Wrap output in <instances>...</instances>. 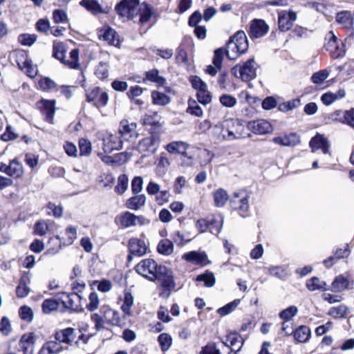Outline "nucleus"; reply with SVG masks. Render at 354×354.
<instances>
[{"mask_svg":"<svg viewBox=\"0 0 354 354\" xmlns=\"http://www.w3.org/2000/svg\"><path fill=\"white\" fill-rule=\"evenodd\" d=\"M74 333H55L51 339L39 351V354H55L66 348L71 344Z\"/></svg>","mask_w":354,"mask_h":354,"instance_id":"f257e3e1","label":"nucleus"},{"mask_svg":"<svg viewBox=\"0 0 354 354\" xmlns=\"http://www.w3.org/2000/svg\"><path fill=\"white\" fill-rule=\"evenodd\" d=\"M248 48L246 35L243 31H238L227 44L226 55L232 60L245 53Z\"/></svg>","mask_w":354,"mask_h":354,"instance_id":"f03ea898","label":"nucleus"},{"mask_svg":"<svg viewBox=\"0 0 354 354\" xmlns=\"http://www.w3.org/2000/svg\"><path fill=\"white\" fill-rule=\"evenodd\" d=\"M257 64L254 59H250L243 65H236L232 70V74L244 82L254 79L257 76Z\"/></svg>","mask_w":354,"mask_h":354,"instance_id":"7ed1b4c3","label":"nucleus"},{"mask_svg":"<svg viewBox=\"0 0 354 354\" xmlns=\"http://www.w3.org/2000/svg\"><path fill=\"white\" fill-rule=\"evenodd\" d=\"M160 266L153 259H145L136 266L135 270L140 275L153 281L157 278Z\"/></svg>","mask_w":354,"mask_h":354,"instance_id":"20e7f679","label":"nucleus"},{"mask_svg":"<svg viewBox=\"0 0 354 354\" xmlns=\"http://www.w3.org/2000/svg\"><path fill=\"white\" fill-rule=\"evenodd\" d=\"M250 192L245 189H239L233 193L230 205L233 209L239 211L241 214L246 213L250 209Z\"/></svg>","mask_w":354,"mask_h":354,"instance_id":"39448f33","label":"nucleus"},{"mask_svg":"<svg viewBox=\"0 0 354 354\" xmlns=\"http://www.w3.org/2000/svg\"><path fill=\"white\" fill-rule=\"evenodd\" d=\"M141 10L138 0H124L115 7V10L122 17L132 19Z\"/></svg>","mask_w":354,"mask_h":354,"instance_id":"423d86ee","label":"nucleus"},{"mask_svg":"<svg viewBox=\"0 0 354 354\" xmlns=\"http://www.w3.org/2000/svg\"><path fill=\"white\" fill-rule=\"evenodd\" d=\"M331 122H338L354 130V108L349 110H336L328 115Z\"/></svg>","mask_w":354,"mask_h":354,"instance_id":"0eeeda50","label":"nucleus"},{"mask_svg":"<svg viewBox=\"0 0 354 354\" xmlns=\"http://www.w3.org/2000/svg\"><path fill=\"white\" fill-rule=\"evenodd\" d=\"M159 140L155 136H149L141 140L138 145L137 149L144 157L153 154L158 149Z\"/></svg>","mask_w":354,"mask_h":354,"instance_id":"6e6552de","label":"nucleus"},{"mask_svg":"<svg viewBox=\"0 0 354 354\" xmlns=\"http://www.w3.org/2000/svg\"><path fill=\"white\" fill-rule=\"evenodd\" d=\"M329 34L330 35V37L325 45L326 50L334 59L342 57L344 56L346 52L344 43L339 42L337 37L332 31H330Z\"/></svg>","mask_w":354,"mask_h":354,"instance_id":"1a4fd4ad","label":"nucleus"},{"mask_svg":"<svg viewBox=\"0 0 354 354\" xmlns=\"http://www.w3.org/2000/svg\"><path fill=\"white\" fill-rule=\"evenodd\" d=\"M297 18V15L292 10H281L278 13V25L281 31L289 30Z\"/></svg>","mask_w":354,"mask_h":354,"instance_id":"9d476101","label":"nucleus"},{"mask_svg":"<svg viewBox=\"0 0 354 354\" xmlns=\"http://www.w3.org/2000/svg\"><path fill=\"white\" fill-rule=\"evenodd\" d=\"M118 218L120 225L125 228L136 225H142L147 223L144 216H136L129 212L121 214Z\"/></svg>","mask_w":354,"mask_h":354,"instance_id":"9b49d317","label":"nucleus"},{"mask_svg":"<svg viewBox=\"0 0 354 354\" xmlns=\"http://www.w3.org/2000/svg\"><path fill=\"white\" fill-rule=\"evenodd\" d=\"M97 34L100 39L106 41L110 45L119 46L120 37L118 32L110 26H103L98 30Z\"/></svg>","mask_w":354,"mask_h":354,"instance_id":"f8f14e48","label":"nucleus"},{"mask_svg":"<svg viewBox=\"0 0 354 354\" xmlns=\"http://www.w3.org/2000/svg\"><path fill=\"white\" fill-rule=\"evenodd\" d=\"M136 128L137 124L136 123H130L128 120H123L120 123L119 133L124 140H133L138 136Z\"/></svg>","mask_w":354,"mask_h":354,"instance_id":"ddd939ff","label":"nucleus"},{"mask_svg":"<svg viewBox=\"0 0 354 354\" xmlns=\"http://www.w3.org/2000/svg\"><path fill=\"white\" fill-rule=\"evenodd\" d=\"M0 171L11 177L19 178L22 174V164L18 158L10 160L9 165L0 162Z\"/></svg>","mask_w":354,"mask_h":354,"instance_id":"4468645a","label":"nucleus"},{"mask_svg":"<svg viewBox=\"0 0 354 354\" xmlns=\"http://www.w3.org/2000/svg\"><path fill=\"white\" fill-rule=\"evenodd\" d=\"M227 128L230 131L231 141L244 138L245 124L240 119H228Z\"/></svg>","mask_w":354,"mask_h":354,"instance_id":"2eb2a0df","label":"nucleus"},{"mask_svg":"<svg viewBox=\"0 0 354 354\" xmlns=\"http://www.w3.org/2000/svg\"><path fill=\"white\" fill-rule=\"evenodd\" d=\"M82 296L77 292L62 293L60 297L64 307L73 310H78L82 308Z\"/></svg>","mask_w":354,"mask_h":354,"instance_id":"dca6fc26","label":"nucleus"},{"mask_svg":"<svg viewBox=\"0 0 354 354\" xmlns=\"http://www.w3.org/2000/svg\"><path fill=\"white\" fill-rule=\"evenodd\" d=\"M122 144V140L115 135L106 133L102 138V149L106 153L121 149Z\"/></svg>","mask_w":354,"mask_h":354,"instance_id":"f3484780","label":"nucleus"},{"mask_svg":"<svg viewBox=\"0 0 354 354\" xmlns=\"http://www.w3.org/2000/svg\"><path fill=\"white\" fill-rule=\"evenodd\" d=\"M269 30L268 25L262 19H254L251 21L249 35L251 38H259Z\"/></svg>","mask_w":354,"mask_h":354,"instance_id":"a211bd4d","label":"nucleus"},{"mask_svg":"<svg viewBox=\"0 0 354 354\" xmlns=\"http://www.w3.org/2000/svg\"><path fill=\"white\" fill-rule=\"evenodd\" d=\"M272 142L282 147H295L300 143V137L296 133H290L273 138Z\"/></svg>","mask_w":354,"mask_h":354,"instance_id":"6ab92c4d","label":"nucleus"},{"mask_svg":"<svg viewBox=\"0 0 354 354\" xmlns=\"http://www.w3.org/2000/svg\"><path fill=\"white\" fill-rule=\"evenodd\" d=\"M55 100H41L37 104L39 109L46 117V120L49 123L53 122V117L55 112Z\"/></svg>","mask_w":354,"mask_h":354,"instance_id":"aec40b11","label":"nucleus"},{"mask_svg":"<svg viewBox=\"0 0 354 354\" xmlns=\"http://www.w3.org/2000/svg\"><path fill=\"white\" fill-rule=\"evenodd\" d=\"M156 280L161 281L160 285L167 288H176L173 272L165 266H160Z\"/></svg>","mask_w":354,"mask_h":354,"instance_id":"412c9836","label":"nucleus"},{"mask_svg":"<svg viewBox=\"0 0 354 354\" xmlns=\"http://www.w3.org/2000/svg\"><path fill=\"white\" fill-rule=\"evenodd\" d=\"M248 128L256 134L263 135L272 131L271 124L266 120H257L248 123Z\"/></svg>","mask_w":354,"mask_h":354,"instance_id":"4be33fe9","label":"nucleus"},{"mask_svg":"<svg viewBox=\"0 0 354 354\" xmlns=\"http://www.w3.org/2000/svg\"><path fill=\"white\" fill-rule=\"evenodd\" d=\"M227 126V122L225 120L213 127L212 134L218 141H231L230 131Z\"/></svg>","mask_w":354,"mask_h":354,"instance_id":"5701e85b","label":"nucleus"},{"mask_svg":"<svg viewBox=\"0 0 354 354\" xmlns=\"http://www.w3.org/2000/svg\"><path fill=\"white\" fill-rule=\"evenodd\" d=\"M183 259L196 264V265H201V266H205L209 263V261H208L207 256L205 252H200L197 251H191L187 253H185L183 257Z\"/></svg>","mask_w":354,"mask_h":354,"instance_id":"b1692460","label":"nucleus"},{"mask_svg":"<svg viewBox=\"0 0 354 354\" xmlns=\"http://www.w3.org/2000/svg\"><path fill=\"white\" fill-rule=\"evenodd\" d=\"M310 147L313 152L316 150L322 149L324 154H329V144L327 139L322 135L317 134L310 141Z\"/></svg>","mask_w":354,"mask_h":354,"instance_id":"393cba45","label":"nucleus"},{"mask_svg":"<svg viewBox=\"0 0 354 354\" xmlns=\"http://www.w3.org/2000/svg\"><path fill=\"white\" fill-rule=\"evenodd\" d=\"M147 246L143 240L132 238L129 242V250L131 254L141 257L147 253Z\"/></svg>","mask_w":354,"mask_h":354,"instance_id":"a878e982","label":"nucleus"},{"mask_svg":"<svg viewBox=\"0 0 354 354\" xmlns=\"http://www.w3.org/2000/svg\"><path fill=\"white\" fill-rule=\"evenodd\" d=\"M346 91L344 89H339L336 93L327 92L321 97L322 103L326 106L332 104L335 101L344 97Z\"/></svg>","mask_w":354,"mask_h":354,"instance_id":"bb28decb","label":"nucleus"},{"mask_svg":"<svg viewBox=\"0 0 354 354\" xmlns=\"http://www.w3.org/2000/svg\"><path fill=\"white\" fill-rule=\"evenodd\" d=\"M337 22L344 28L353 30V19L352 15L348 11H342L336 16Z\"/></svg>","mask_w":354,"mask_h":354,"instance_id":"cd10ccee","label":"nucleus"},{"mask_svg":"<svg viewBox=\"0 0 354 354\" xmlns=\"http://www.w3.org/2000/svg\"><path fill=\"white\" fill-rule=\"evenodd\" d=\"M146 196L144 194H136L129 198L126 202V207L132 210H138L145 205Z\"/></svg>","mask_w":354,"mask_h":354,"instance_id":"c85d7f7f","label":"nucleus"},{"mask_svg":"<svg viewBox=\"0 0 354 354\" xmlns=\"http://www.w3.org/2000/svg\"><path fill=\"white\" fill-rule=\"evenodd\" d=\"M133 303L134 298L131 293L129 292H124L121 309L126 315L131 316L132 315L131 308Z\"/></svg>","mask_w":354,"mask_h":354,"instance_id":"c756f323","label":"nucleus"},{"mask_svg":"<svg viewBox=\"0 0 354 354\" xmlns=\"http://www.w3.org/2000/svg\"><path fill=\"white\" fill-rule=\"evenodd\" d=\"M188 148V145L182 141L172 142L168 144L166 149L171 153H185Z\"/></svg>","mask_w":354,"mask_h":354,"instance_id":"7c9ffc66","label":"nucleus"},{"mask_svg":"<svg viewBox=\"0 0 354 354\" xmlns=\"http://www.w3.org/2000/svg\"><path fill=\"white\" fill-rule=\"evenodd\" d=\"M226 345L231 347L232 350H240L243 346V341L239 333H228Z\"/></svg>","mask_w":354,"mask_h":354,"instance_id":"2f4dec72","label":"nucleus"},{"mask_svg":"<svg viewBox=\"0 0 354 354\" xmlns=\"http://www.w3.org/2000/svg\"><path fill=\"white\" fill-rule=\"evenodd\" d=\"M53 222L50 221H39L35 225V233L39 236H44L50 230Z\"/></svg>","mask_w":354,"mask_h":354,"instance_id":"473e14b6","label":"nucleus"},{"mask_svg":"<svg viewBox=\"0 0 354 354\" xmlns=\"http://www.w3.org/2000/svg\"><path fill=\"white\" fill-rule=\"evenodd\" d=\"M348 284L349 281L346 277L339 275L332 283V289L335 292H342L348 286Z\"/></svg>","mask_w":354,"mask_h":354,"instance_id":"72a5a7b5","label":"nucleus"},{"mask_svg":"<svg viewBox=\"0 0 354 354\" xmlns=\"http://www.w3.org/2000/svg\"><path fill=\"white\" fill-rule=\"evenodd\" d=\"M209 220H214V222L209 223V230L212 234H218L222 228L223 217L221 215H213L209 216Z\"/></svg>","mask_w":354,"mask_h":354,"instance_id":"f704fd0d","label":"nucleus"},{"mask_svg":"<svg viewBox=\"0 0 354 354\" xmlns=\"http://www.w3.org/2000/svg\"><path fill=\"white\" fill-rule=\"evenodd\" d=\"M101 310H103L104 317L109 323L115 326L119 324L120 318L117 312L106 307H102Z\"/></svg>","mask_w":354,"mask_h":354,"instance_id":"c9c22d12","label":"nucleus"},{"mask_svg":"<svg viewBox=\"0 0 354 354\" xmlns=\"http://www.w3.org/2000/svg\"><path fill=\"white\" fill-rule=\"evenodd\" d=\"M158 252L164 255H169L174 251V245L169 239L161 240L157 247Z\"/></svg>","mask_w":354,"mask_h":354,"instance_id":"e433bc0d","label":"nucleus"},{"mask_svg":"<svg viewBox=\"0 0 354 354\" xmlns=\"http://www.w3.org/2000/svg\"><path fill=\"white\" fill-rule=\"evenodd\" d=\"M152 101L154 104L159 106H165L169 103L170 97L166 94L153 91L151 93Z\"/></svg>","mask_w":354,"mask_h":354,"instance_id":"4c0bfd02","label":"nucleus"},{"mask_svg":"<svg viewBox=\"0 0 354 354\" xmlns=\"http://www.w3.org/2000/svg\"><path fill=\"white\" fill-rule=\"evenodd\" d=\"M228 194L223 189H218L214 193V203L216 207H223L228 201Z\"/></svg>","mask_w":354,"mask_h":354,"instance_id":"58836bf2","label":"nucleus"},{"mask_svg":"<svg viewBox=\"0 0 354 354\" xmlns=\"http://www.w3.org/2000/svg\"><path fill=\"white\" fill-rule=\"evenodd\" d=\"M170 165L169 159L161 155L156 162V172L158 175H164L167 171Z\"/></svg>","mask_w":354,"mask_h":354,"instance_id":"ea45409f","label":"nucleus"},{"mask_svg":"<svg viewBox=\"0 0 354 354\" xmlns=\"http://www.w3.org/2000/svg\"><path fill=\"white\" fill-rule=\"evenodd\" d=\"M146 79L150 82H153L159 86H162L165 83V79L159 75L157 69H152L146 73Z\"/></svg>","mask_w":354,"mask_h":354,"instance_id":"a19ab883","label":"nucleus"},{"mask_svg":"<svg viewBox=\"0 0 354 354\" xmlns=\"http://www.w3.org/2000/svg\"><path fill=\"white\" fill-rule=\"evenodd\" d=\"M80 4L94 14L102 12V8L97 1L94 0H82Z\"/></svg>","mask_w":354,"mask_h":354,"instance_id":"79ce46f5","label":"nucleus"},{"mask_svg":"<svg viewBox=\"0 0 354 354\" xmlns=\"http://www.w3.org/2000/svg\"><path fill=\"white\" fill-rule=\"evenodd\" d=\"M129 187V178L126 174H121L118 178V185L115 187V191L119 194H123Z\"/></svg>","mask_w":354,"mask_h":354,"instance_id":"37998d69","label":"nucleus"},{"mask_svg":"<svg viewBox=\"0 0 354 354\" xmlns=\"http://www.w3.org/2000/svg\"><path fill=\"white\" fill-rule=\"evenodd\" d=\"M298 308L295 306H290L279 313V317L283 321L290 322L292 317L296 316Z\"/></svg>","mask_w":354,"mask_h":354,"instance_id":"c03bdc74","label":"nucleus"},{"mask_svg":"<svg viewBox=\"0 0 354 354\" xmlns=\"http://www.w3.org/2000/svg\"><path fill=\"white\" fill-rule=\"evenodd\" d=\"M330 71L327 69L320 70L313 73L310 80L315 84H321L328 77Z\"/></svg>","mask_w":354,"mask_h":354,"instance_id":"a18cd8bd","label":"nucleus"},{"mask_svg":"<svg viewBox=\"0 0 354 354\" xmlns=\"http://www.w3.org/2000/svg\"><path fill=\"white\" fill-rule=\"evenodd\" d=\"M187 113L194 115L196 117H202L203 115V111L198 103L194 100H190L188 102V107L187 109Z\"/></svg>","mask_w":354,"mask_h":354,"instance_id":"49530a36","label":"nucleus"},{"mask_svg":"<svg viewBox=\"0 0 354 354\" xmlns=\"http://www.w3.org/2000/svg\"><path fill=\"white\" fill-rule=\"evenodd\" d=\"M69 58L72 59V62L65 60L64 64L68 68L73 69H77L80 67L79 61V50L77 49H73L69 53Z\"/></svg>","mask_w":354,"mask_h":354,"instance_id":"de8ad7c7","label":"nucleus"},{"mask_svg":"<svg viewBox=\"0 0 354 354\" xmlns=\"http://www.w3.org/2000/svg\"><path fill=\"white\" fill-rule=\"evenodd\" d=\"M326 283L324 281H321L319 278L315 277L306 281V286L310 291L324 289Z\"/></svg>","mask_w":354,"mask_h":354,"instance_id":"09e8293b","label":"nucleus"},{"mask_svg":"<svg viewBox=\"0 0 354 354\" xmlns=\"http://www.w3.org/2000/svg\"><path fill=\"white\" fill-rule=\"evenodd\" d=\"M77 239V230L75 227L69 226L66 230L65 236L63 237V243L66 245H71Z\"/></svg>","mask_w":354,"mask_h":354,"instance_id":"8fccbe9b","label":"nucleus"},{"mask_svg":"<svg viewBox=\"0 0 354 354\" xmlns=\"http://www.w3.org/2000/svg\"><path fill=\"white\" fill-rule=\"evenodd\" d=\"M240 303L239 299H235L233 301L226 304L223 307H221L217 310L218 314L221 316H225L232 313Z\"/></svg>","mask_w":354,"mask_h":354,"instance_id":"3c124183","label":"nucleus"},{"mask_svg":"<svg viewBox=\"0 0 354 354\" xmlns=\"http://www.w3.org/2000/svg\"><path fill=\"white\" fill-rule=\"evenodd\" d=\"M65 49L62 43H54L53 55L56 59L60 60L63 64L65 62Z\"/></svg>","mask_w":354,"mask_h":354,"instance_id":"603ef678","label":"nucleus"},{"mask_svg":"<svg viewBox=\"0 0 354 354\" xmlns=\"http://www.w3.org/2000/svg\"><path fill=\"white\" fill-rule=\"evenodd\" d=\"M196 281L204 282L205 286L207 287H212L214 285L216 279L213 273L207 272L198 275L196 277Z\"/></svg>","mask_w":354,"mask_h":354,"instance_id":"864d4df0","label":"nucleus"},{"mask_svg":"<svg viewBox=\"0 0 354 354\" xmlns=\"http://www.w3.org/2000/svg\"><path fill=\"white\" fill-rule=\"evenodd\" d=\"M171 239L178 246L184 245L192 240L191 238L187 237L185 234L180 231L175 232L171 235Z\"/></svg>","mask_w":354,"mask_h":354,"instance_id":"5fc2aeb1","label":"nucleus"},{"mask_svg":"<svg viewBox=\"0 0 354 354\" xmlns=\"http://www.w3.org/2000/svg\"><path fill=\"white\" fill-rule=\"evenodd\" d=\"M158 342L163 351H167L172 344V338L169 333H161Z\"/></svg>","mask_w":354,"mask_h":354,"instance_id":"6e6d98bb","label":"nucleus"},{"mask_svg":"<svg viewBox=\"0 0 354 354\" xmlns=\"http://www.w3.org/2000/svg\"><path fill=\"white\" fill-rule=\"evenodd\" d=\"M58 302L53 299H48L44 301L42 309L44 313L48 314L58 308Z\"/></svg>","mask_w":354,"mask_h":354,"instance_id":"4d7b16f0","label":"nucleus"},{"mask_svg":"<svg viewBox=\"0 0 354 354\" xmlns=\"http://www.w3.org/2000/svg\"><path fill=\"white\" fill-rule=\"evenodd\" d=\"M225 55H226V50L222 48L214 51L213 64L216 66L217 68H222L223 59Z\"/></svg>","mask_w":354,"mask_h":354,"instance_id":"13d9d810","label":"nucleus"},{"mask_svg":"<svg viewBox=\"0 0 354 354\" xmlns=\"http://www.w3.org/2000/svg\"><path fill=\"white\" fill-rule=\"evenodd\" d=\"M80 153L81 156H88L91 153V143L86 139L82 138L79 141Z\"/></svg>","mask_w":354,"mask_h":354,"instance_id":"bf43d9fd","label":"nucleus"},{"mask_svg":"<svg viewBox=\"0 0 354 354\" xmlns=\"http://www.w3.org/2000/svg\"><path fill=\"white\" fill-rule=\"evenodd\" d=\"M142 91H143L142 88H141L139 86H135L131 87L129 92L127 93V95L131 100H134L135 103H136L138 104H142L143 102L141 100H136L135 98L136 97L141 95L142 93Z\"/></svg>","mask_w":354,"mask_h":354,"instance_id":"052dcab7","label":"nucleus"},{"mask_svg":"<svg viewBox=\"0 0 354 354\" xmlns=\"http://www.w3.org/2000/svg\"><path fill=\"white\" fill-rule=\"evenodd\" d=\"M100 300L97 294L95 292H92L89 295L88 303L86 305V308L89 311H94L98 308Z\"/></svg>","mask_w":354,"mask_h":354,"instance_id":"680f3d73","label":"nucleus"},{"mask_svg":"<svg viewBox=\"0 0 354 354\" xmlns=\"http://www.w3.org/2000/svg\"><path fill=\"white\" fill-rule=\"evenodd\" d=\"M219 101L223 106L227 108L234 107L237 102L236 99L234 96L229 94L222 95L219 98Z\"/></svg>","mask_w":354,"mask_h":354,"instance_id":"e2e57ef3","label":"nucleus"},{"mask_svg":"<svg viewBox=\"0 0 354 354\" xmlns=\"http://www.w3.org/2000/svg\"><path fill=\"white\" fill-rule=\"evenodd\" d=\"M197 99L200 103L204 105L211 102L212 95L211 93L207 91V88L198 91Z\"/></svg>","mask_w":354,"mask_h":354,"instance_id":"0e129e2a","label":"nucleus"},{"mask_svg":"<svg viewBox=\"0 0 354 354\" xmlns=\"http://www.w3.org/2000/svg\"><path fill=\"white\" fill-rule=\"evenodd\" d=\"M140 11H141L140 22L142 24L148 22L153 13L151 6L147 4L144 5L143 8H141Z\"/></svg>","mask_w":354,"mask_h":354,"instance_id":"69168bd1","label":"nucleus"},{"mask_svg":"<svg viewBox=\"0 0 354 354\" xmlns=\"http://www.w3.org/2000/svg\"><path fill=\"white\" fill-rule=\"evenodd\" d=\"M109 66L107 63L100 62L95 71V74L101 80L106 79L109 76Z\"/></svg>","mask_w":354,"mask_h":354,"instance_id":"338daca9","label":"nucleus"},{"mask_svg":"<svg viewBox=\"0 0 354 354\" xmlns=\"http://www.w3.org/2000/svg\"><path fill=\"white\" fill-rule=\"evenodd\" d=\"M143 180L140 176H136L131 182V190L134 194L140 193L142 189Z\"/></svg>","mask_w":354,"mask_h":354,"instance_id":"774afa93","label":"nucleus"}]
</instances>
